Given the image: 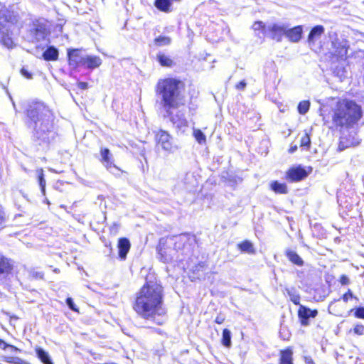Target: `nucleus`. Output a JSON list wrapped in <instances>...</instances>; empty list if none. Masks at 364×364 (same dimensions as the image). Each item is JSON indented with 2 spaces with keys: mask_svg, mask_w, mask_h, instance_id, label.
<instances>
[{
  "mask_svg": "<svg viewBox=\"0 0 364 364\" xmlns=\"http://www.w3.org/2000/svg\"><path fill=\"white\" fill-rule=\"evenodd\" d=\"M25 123L32 130L33 139L41 146H48L55 140L58 134L55 116L43 102L34 99L24 102Z\"/></svg>",
  "mask_w": 364,
  "mask_h": 364,
  "instance_id": "1",
  "label": "nucleus"
},
{
  "mask_svg": "<svg viewBox=\"0 0 364 364\" xmlns=\"http://www.w3.org/2000/svg\"><path fill=\"white\" fill-rule=\"evenodd\" d=\"M133 309L142 318L158 325L163 324L166 309L164 305L162 286L157 282L146 281L136 295Z\"/></svg>",
  "mask_w": 364,
  "mask_h": 364,
  "instance_id": "2",
  "label": "nucleus"
},
{
  "mask_svg": "<svg viewBox=\"0 0 364 364\" xmlns=\"http://www.w3.org/2000/svg\"><path fill=\"white\" fill-rule=\"evenodd\" d=\"M361 116L360 106L353 101L342 100L336 102L323 119L324 124L330 129L341 132L343 129L352 127Z\"/></svg>",
  "mask_w": 364,
  "mask_h": 364,
  "instance_id": "3",
  "label": "nucleus"
},
{
  "mask_svg": "<svg viewBox=\"0 0 364 364\" xmlns=\"http://www.w3.org/2000/svg\"><path fill=\"white\" fill-rule=\"evenodd\" d=\"M156 94L160 99L161 107L169 115L171 109L185 105L184 84L178 79H160L156 86Z\"/></svg>",
  "mask_w": 364,
  "mask_h": 364,
  "instance_id": "4",
  "label": "nucleus"
},
{
  "mask_svg": "<svg viewBox=\"0 0 364 364\" xmlns=\"http://www.w3.org/2000/svg\"><path fill=\"white\" fill-rule=\"evenodd\" d=\"M11 21V16L5 6L0 4V43L8 48L13 46V40L9 36L6 24Z\"/></svg>",
  "mask_w": 364,
  "mask_h": 364,
  "instance_id": "5",
  "label": "nucleus"
},
{
  "mask_svg": "<svg viewBox=\"0 0 364 364\" xmlns=\"http://www.w3.org/2000/svg\"><path fill=\"white\" fill-rule=\"evenodd\" d=\"M178 237L172 236L166 239L165 243L160 240L159 247H158L159 259L164 263L171 262L176 255V248L171 247L177 242Z\"/></svg>",
  "mask_w": 364,
  "mask_h": 364,
  "instance_id": "6",
  "label": "nucleus"
},
{
  "mask_svg": "<svg viewBox=\"0 0 364 364\" xmlns=\"http://www.w3.org/2000/svg\"><path fill=\"white\" fill-rule=\"evenodd\" d=\"M47 35L46 24L43 20H36L29 25L27 38L32 42L39 41Z\"/></svg>",
  "mask_w": 364,
  "mask_h": 364,
  "instance_id": "7",
  "label": "nucleus"
},
{
  "mask_svg": "<svg viewBox=\"0 0 364 364\" xmlns=\"http://www.w3.org/2000/svg\"><path fill=\"white\" fill-rule=\"evenodd\" d=\"M157 146L169 153H173L177 149V146L173 144L171 136L166 131L159 130L156 134Z\"/></svg>",
  "mask_w": 364,
  "mask_h": 364,
  "instance_id": "8",
  "label": "nucleus"
},
{
  "mask_svg": "<svg viewBox=\"0 0 364 364\" xmlns=\"http://www.w3.org/2000/svg\"><path fill=\"white\" fill-rule=\"evenodd\" d=\"M287 23L278 22L269 23L267 26V35L272 39L280 42L283 36H285Z\"/></svg>",
  "mask_w": 364,
  "mask_h": 364,
  "instance_id": "9",
  "label": "nucleus"
},
{
  "mask_svg": "<svg viewBox=\"0 0 364 364\" xmlns=\"http://www.w3.org/2000/svg\"><path fill=\"white\" fill-rule=\"evenodd\" d=\"M68 64L72 68L83 66L85 54L82 50L77 48H68Z\"/></svg>",
  "mask_w": 364,
  "mask_h": 364,
  "instance_id": "10",
  "label": "nucleus"
},
{
  "mask_svg": "<svg viewBox=\"0 0 364 364\" xmlns=\"http://www.w3.org/2000/svg\"><path fill=\"white\" fill-rule=\"evenodd\" d=\"M318 315L316 309L311 310L309 308L300 305L298 310V317L302 326H308L310 323L309 319L315 318Z\"/></svg>",
  "mask_w": 364,
  "mask_h": 364,
  "instance_id": "11",
  "label": "nucleus"
},
{
  "mask_svg": "<svg viewBox=\"0 0 364 364\" xmlns=\"http://www.w3.org/2000/svg\"><path fill=\"white\" fill-rule=\"evenodd\" d=\"M166 117H168L173 126L181 132H184L188 127V124L183 114L178 112L173 115L171 111V114L166 113Z\"/></svg>",
  "mask_w": 364,
  "mask_h": 364,
  "instance_id": "12",
  "label": "nucleus"
},
{
  "mask_svg": "<svg viewBox=\"0 0 364 364\" xmlns=\"http://www.w3.org/2000/svg\"><path fill=\"white\" fill-rule=\"evenodd\" d=\"M308 176L307 172L301 166L293 167L287 172V178L291 182L299 181Z\"/></svg>",
  "mask_w": 364,
  "mask_h": 364,
  "instance_id": "13",
  "label": "nucleus"
},
{
  "mask_svg": "<svg viewBox=\"0 0 364 364\" xmlns=\"http://www.w3.org/2000/svg\"><path fill=\"white\" fill-rule=\"evenodd\" d=\"M100 154L102 156L101 161L107 170H109L110 172H112V169L119 171V169L113 164L112 155L108 149H102Z\"/></svg>",
  "mask_w": 364,
  "mask_h": 364,
  "instance_id": "14",
  "label": "nucleus"
},
{
  "mask_svg": "<svg viewBox=\"0 0 364 364\" xmlns=\"http://www.w3.org/2000/svg\"><path fill=\"white\" fill-rule=\"evenodd\" d=\"M302 33L303 28L301 26H297L292 28H289V24H287V28H286L285 36L290 41L296 43L300 41Z\"/></svg>",
  "mask_w": 364,
  "mask_h": 364,
  "instance_id": "15",
  "label": "nucleus"
},
{
  "mask_svg": "<svg viewBox=\"0 0 364 364\" xmlns=\"http://www.w3.org/2000/svg\"><path fill=\"white\" fill-rule=\"evenodd\" d=\"M325 28L321 25L314 26L310 31L308 36V43L310 46L314 45L321 36L324 33Z\"/></svg>",
  "mask_w": 364,
  "mask_h": 364,
  "instance_id": "16",
  "label": "nucleus"
},
{
  "mask_svg": "<svg viewBox=\"0 0 364 364\" xmlns=\"http://www.w3.org/2000/svg\"><path fill=\"white\" fill-rule=\"evenodd\" d=\"M130 242L127 238H121L118 242L119 257L122 259H125L130 249Z\"/></svg>",
  "mask_w": 364,
  "mask_h": 364,
  "instance_id": "17",
  "label": "nucleus"
},
{
  "mask_svg": "<svg viewBox=\"0 0 364 364\" xmlns=\"http://www.w3.org/2000/svg\"><path fill=\"white\" fill-rule=\"evenodd\" d=\"M83 66L88 69H95L102 64V60L98 56H92L85 55Z\"/></svg>",
  "mask_w": 364,
  "mask_h": 364,
  "instance_id": "18",
  "label": "nucleus"
},
{
  "mask_svg": "<svg viewBox=\"0 0 364 364\" xmlns=\"http://www.w3.org/2000/svg\"><path fill=\"white\" fill-rule=\"evenodd\" d=\"M58 50L54 46H49L43 52V58L46 61H55L58 59Z\"/></svg>",
  "mask_w": 364,
  "mask_h": 364,
  "instance_id": "19",
  "label": "nucleus"
},
{
  "mask_svg": "<svg viewBox=\"0 0 364 364\" xmlns=\"http://www.w3.org/2000/svg\"><path fill=\"white\" fill-rule=\"evenodd\" d=\"M154 6L159 11L164 13L172 11V3L171 0H155Z\"/></svg>",
  "mask_w": 364,
  "mask_h": 364,
  "instance_id": "20",
  "label": "nucleus"
},
{
  "mask_svg": "<svg viewBox=\"0 0 364 364\" xmlns=\"http://www.w3.org/2000/svg\"><path fill=\"white\" fill-rule=\"evenodd\" d=\"M286 256L294 264L301 267L304 264V261L301 257L294 250L288 249L286 250Z\"/></svg>",
  "mask_w": 364,
  "mask_h": 364,
  "instance_id": "21",
  "label": "nucleus"
},
{
  "mask_svg": "<svg viewBox=\"0 0 364 364\" xmlns=\"http://www.w3.org/2000/svg\"><path fill=\"white\" fill-rule=\"evenodd\" d=\"M270 188L277 194H287L288 193V188L285 183H279L277 181H274L270 183Z\"/></svg>",
  "mask_w": 364,
  "mask_h": 364,
  "instance_id": "22",
  "label": "nucleus"
},
{
  "mask_svg": "<svg viewBox=\"0 0 364 364\" xmlns=\"http://www.w3.org/2000/svg\"><path fill=\"white\" fill-rule=\"evenodd\" d=\"M279 364H293V352L291 349L281 350Z\"/></svg>",
  "mask_w": 364,
  "mask_h": 364,
  "instance_id": "23",
  "label": "nucleus"
},
{
  "mask_svg": "<svg viewBox=\"0 0 364 364\" xmlns=\"http://www.w3.org/2000/svg\"><path fill=\"white\" fill-rule=\"evenodd\" d=\"M238 248L241 252L248 253V254H255V249L253 246V244L249 240H245L241 243L237 245Z\"/></svg>",
  "mask_w": 364,
  "mask_h": 364,
  "instance_id": "24",
  "label": "nucleus"
},
{
  "mask_svg": "<svg viewBox=\"0 0 364 364\" xmlns=\"http://www.w3.org/2000/svg\"><path fill=\"white\" fill-rule=\"evenodd\" d=\"M287 294L289 297L290 300L296 305L300 304V296L297 293L296 290L294 288H287L285 289Z\"/></svg>",
  "mask_w": 364,
  "mask_h": 364,
  "instance_id": "25",
  "label": "nucleus"
},
{
  "mask_svg": "<svg viewBox=\"0 0 364 364\" xmlns=\"http://www.w3.org/2000/svg\"><path fill=\"white\" fill-rule=\"evenodd\" d=\"M11 269V264L7 258L0 255V274L9 273Z\"/></svg>",
  "mask_w": 364,
  "mask_h": 364,
  "instance_id": "26",
  "label": "nucleus"
},
{
  "mask_svg": "<svg viewBox=\"0 0 364 364\" xmlns=\"http://www.w3.org/2000/svg\"><path fill=\"white\" fill-rule=\"evenodd\" d=\"M36 354L38 358L44 363V364H53V362L48 355V353L42 348L36 349Z\"/></svg>",
  "mask_w": 364,
  "mask_h": 364,
  "instance_id": "27",
  "label": "nucleus"
},
{
  "mask_svg": "<svg viewBox=\"0 0 364 364\" xmlns=\"http://www.w3.org/2000/svg\"><path fill=\"white\" fill-rule=\"evenodd\" d=\"M156 58L161 66L171 67L173 65V60L164 53H159Z\"/></svg>",
  "mask_w": 364,
  "mask_h": 364,
  "instance_id": "28",
  "label": "nucleus"
},
{
  "mask_svg": "<svg viewBox=\"0 0 364 364\" xmlns=\"http://www.w3.org/2000/svg\"><path fill=\"white\" fill-rule=\"evenodd\" d=\"M222 343L228 348L231 346V332L227 328H225L223 331Z\"/></svg>",
  "mask_w": 364,
  "mask_h": 364,
  "instance_id": "29",
  "label": "nucleus"
},
{
  "mask_svg": "<svg viewBox=\"0 0 364 364\" xmlns=\"http://www.w3.org/2000/svg\"><path fill=\"white\" fill-rule=\"evenodd\" d=\"M252 28L255 31H260L263 35L267 34V26L262 21H255Z\"/></svg>",
  "mask_w": 364,
  "mask_h": 364,
  "instance_id": "30",
  "label": "nucleus"
},
{
  "mask_svg": "<svg viewBox=\"0 0 364 364\" xmlns=\"http://www.w3.org/2000/svg\"><path fill=\"white\" fill-rule=\"evenodd\" d=\"M310 102L309 101H301L298 105V112L301 114H305L309 109Z\"/></svg>",
  "mask_w": 364,
  "mask_h": 364,
  "instance_id": "31",
  "label": "nucleus"
},
{
  "mask_svg": "<svg viewBox=\"0 0 364 364\" xmlns=\"http://www.w3.org/2000/svg\"><path fill=\"white\" fill-rule=\"evenodd\" d=\"M155 44L157 46H163L170 44L171 38L167 36H159L154 40Z\"/></svg>",
  "mask_w": 364,
  "mask_h": 364,
  "instance_id": "32",
  "label": "nucleus"
},
{
  "mask_svg": "<svg viewBox=\"0 0 364 364\" xmlns=\"http://www.w3.org/2000/svg\"><path fill=\"white\" fill-rule=\"evenodd\" d=\"M193 136L199 144L205 143L206 137L200 129H193Z\"/></svg>",
  "mask_w": 364,
  "mask_h": 364,
  "instance_id": "33",
  "label": "nucleus"
},
{
  "mask_svg": "<svg viewBox=\"0 0 364 364\" xmlns=\"http://www.w3.org/2000/svg\"><path fill=\"white\" fill-rule=\"evenodd\" d=\"M6 361L12 364H29L18 357H8L6 358Z\"/></svg>",
  "mask_w": 364,
  "mask_h": 364,
  "instance_id": "34",
  "label": "nucleus"
},
{
  "mask_svg": "<svg viewBox=\"0 0 364 364\" xmlns=\"http://www.w3.org/2000/svg\"><path fill=\"white\" fill-rule=\"evenodd\" d=\"M311 144V139L308 134H305L301 138L300 141V146H306L309 147Z\"/></svg>",
  "mask_w": 364,
  "mask_h": 364,
  "instance_id": "35",
  "label": "nucleus"
},
{
  "mask_svg": "<svg viewBox=\"0 0 364 364\" xmlns=\"http://www.w3.org/2000/svg\"><path fill=\"white\" fill-rule=\"evenodd\" d=\"M38 182H39V185H40V186L41 188L42 192L44 193L45 192V188H46V180L44 179L43 172L42 169H41L39 171Z\"/></svg>",
  "mask_w": 364,
  "mask_h": 364,
  "instance_id": "36",
  "label": "nucleus"
},
{
  "mask_svg": "<svg viewBox=\"0 0 364 364\" xmlns=\"http://www.w3.org/2000/svg\"><path fill=\"white\" fill-rule=\"evenodd\" d=\"M6 223V214L4 211L3 207L0 205V230L5 227Z\"/></svg>",
  "mask_w": 364,
  "mask_h": 364,
  "instance_id": "37",
  "label": "nucleus"
},
{
  "mask_svg": "<svg viewBox=\"0 0 364 364\" xmlns=\"http://www.w3.org/2000/svg\"><path fill=\"white\" fill-rule=\"evenodd\" d=\"M66 304L71 310H73V311H75V312H78V309L76 307L72 298H70V297L67 298Z\"/></svg>",
  "mask_w": 364,
  "mask_h": 364,
  "instance_id": "38",
  "label": "nucleus"
},
{
  "mask_svg": "<svg viewBox=\"0 0 364 364\" xmlns=\"http://www.w3.org/2000/svg\"><path fill=\"white\" fill-rule=\"evenodd\" d=\"M354 315L356 318L364 319V307H358L355 309Z\"/></svg>",
  "mask_w": 364,
  "mask_h": 364,
  "instance_id": "39",
  "label": "nucleus"
},
{
  "mask_svg": "<svg viewBox=\"0 0 364 364\" xmlns=\"http://www.w3.org/2000/svg\"><path fill=\"white\" fill-rule=\"evenodd\" d=\"M350 298H355V299H358L357 297L354 296L351 290L350 289H348V291L344 294L342 296V299L343 300L344 302H348V299Z\"/></svg>",
  "mask_w": 364,
  "mask_h": 364,
  "instance_id": "40",
  "label": "nucleus"
},
{
  "mask_svg": "<svg viewBox=\"0 0 364 364\" xmlns=\"http://www.w3.org/2000/svg\"><path fill=\"white\" fill-rule=\"evenodd\" d=\"M353 332L357 335L364 334V326L358 324L353 328Z\"/></svg>",
  "mask_w": 364,
  "mask_h": 364,
  "instance_id": "41",
  "label": "nucleus"
},
{
  "mask_svg": "<svg viewBox=\"0 0 364 364\" xmlns=\"http://www.w3.org/2000/svg\"><path fill=\"white\" fill-rule=\"evenodd\" d=\"M30 275L35 279H43V274L35 269L30 271Z\"/></svg>",
  "mask_w": 364,
  "mask_h": 364,
  "instance_id": "42",
  "label": "nucleus"
},
{
  "mask_svg": "<svg viewBox=\"0 0 364 364\" xmlns=\"http://www.w3.org/2000/svg\"><path fill=\"white\" fill-rule=\"evenodd\" d=\"M7 347H10L14 351L19 350L16 347L7 344L5 341L0 338V348L5 349Z\"/></svg>",
  "mask_w": 364,
  "mask_h": 364,
  "instance_id": "43",
  "label": "nucleus"
},
{
  "mask_svg": "<svg viewBox=\"0 0 364 364\" xmlns=\"http://www.w3.org/2000/svg\"><path fill=\"white\" fill-rule=\"evenodd\" d=\"M21 73L22 74L23 76H24L25 77H26L27 79H31L32 78V74L30 73L26 69H25L24 68H23L21 70Z\"/></svg>",
  "mask_w": 364,
  "mask_h": 364,
  "instance_id": "44",
  "label": "nucleus"
},
{
  "mask_svg": "<svg viewBox=\"0 0 364 364\" xmlns=\"http://www.w3.org/2000/svg\"><path fill=\"white\" fill-rule=\"evenodd\" d=\"M340 282L342 285H347L350 283V280L347 276L342 275L340 278Z\"/></svg>",
  "mask_w": 364,
  "mask_h": 364,
  "instance_id": "45",
  "label": "nucleus"
},
{
  "mask_svg": "<svg viewBox=\"0 0 364 364\" xmlns=\"http://www.w3.org/2000/svg\"><path fill=\"white\" fill-rule=\"evenodd\" d=\"M247 84L245 80L240 81L238 84L236 85V88L237 90H244L246 87Z\"/></svg>",
  "mask_w": 364,
  "mask_h": 364,
  "instance_id": "46",
  "label": "nucleus"
},
{
  "mask_svg": "<svg viewBox=\"0 0 364 364\" xmlns=\"http://www.w3.org/2000/svg\"><path fill=\"white\" fill-rule=\"evenodd\" d=\"M347 48L344 46H343L341 49V50L339 51L338 53V55L341 56V57H344V56H346L347 55Z\"/></svg>",
  "mask_w": 364,
  "mask_h": 364,
  "instance_id": "47",
  "label": "nucleus"
},
{
  "mask_svg": "<svg viewBox=\"0 0 364 364\" xmlns=\"http://www.w3.org/2000/svg\"><path fill=\"white\" fill-rule=\"evenodd\" d=\"M225 321V317L221 316V315H218L216 318H215V321L218 323V324H220L222 323H223V321Z\"/></svg>",
  "mask_w": 364,
  "mask_h": 364,
  "instance_id": "48",
  "label": "nucleus"
},
{
  "mask_svg": "<svg viewBox=\"0 0 364 364\" xmlns=\"http://www.w3.org/2000/svg\"><path fill=\"white\" fill-rule=\"evenodd\" d=\"M78 87L82 90H86L88 87V84L85 82H80L78 83Z\"/></svg>",
  "mask_w": 364,
  "mask_h": 364,
  "instance_id": "49",
  "label": "nucleus"
},
{
  "mask_svg": "<svg viewBox=\"0 0 364 364\" xmlns=\"http://www.w3.org/2000/svg\"><path fill=\"white\" fill-rule=\"evenodd\" d=\"M306 364H315L311 358H305Z\"/></svg>",
  "mask_w": 364,
  "mask_h": 364,
  "instance_id": "50",
  "label": "nucleus"
},
{
  "mask_svg": "<svg viewBox=\"0 0 364 364\" xmlns=\"http://www.w3.org/2000/svg\"><path fill=\"white\" fill-rule=\"evenodd\" d=\"M297 149V146H291L290 149H289V152L290 153H293L295 151H296Z\"/></svg>",
  "mask_w": 364,
  "mask_h": 364,
  "instance_id": "51",
  "label": "nucleus"
}]
</instances>
